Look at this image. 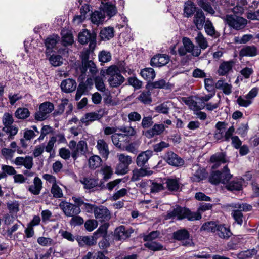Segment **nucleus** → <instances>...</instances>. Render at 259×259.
<instances>
[{
    "mask_svg": "<svg viewBox=\"0 0 259 259\" xmlns=\"http://www.w3.org/2000/svg\"><path fill=\"white\" fill-rule=\"evenodd\" d=\"M211 208L212 204L202 203L200 205L197 211L191 212L188 209L178 206L172 211H168L167 218L177 217L179 220L186 218L189 221L199 220L201 219V212L210 210Z\"/></svg>",
    "mask_w": 259,
    "mask_h": 259,
    "instance_id": "f257e3e1",
    "label": "nucleus"
},
{
    "mask_svg": "<svg viewBox=\"0 0 259 259\" xmlns=\"http://www.w3.org/2000/svg\"><path fill=\"white\" fill-rule=\"evenodd\" d=\"M106 73L109 76L108 81L110 87L112 88H117L124 81V78L120 74L118 67L115 65H112L108 67L106 71Z\"/></svg>",
    "mask_w": 259,
    "mask_h": 259,
    "instance_id": "f03ea898",
    "label": "nucleus"
},
{
    "mask_svg": "<svg viewBox=\"0 0 259 259\" xmlns=\"http://www.w3.org/2000/svg\"><path fill=\"white\" fill-rule=\"evenodd\" d=\"M118 163L115 167V173L118 175H124L129 171V166L133 162L131 156L123 153H118Z\"/></svg>",
    "mask_w": 259,
    "mask_h": 259,
    "instance_id": "7ed1b4c3",
    "label": "nucleus"
},
{
    "mask_svg": "<svg viewBox=\"0 0 259 259\" xmlns=\"http://www.w3.org/2000/svg\"><path fill=\"white\" fill-rule=\"evenodd\" d=\"M182 43L183 45L178 49V53L180 56H185L187 53H191L194 57H198L200 55L201 49L198 47L195 46L189 38L184 37Z\"/></svg>",
    "mask_w": 259,
    "mask_h": 259,
    "instance_id": "20e7f679",
    "label": "nucleus"
},
{
    "mask_svg": "<svg viewBox=\"0 0 259 259\" xmlns=\"http://www.w3.org/2000/svg\"><path fill=\"white\" fill-rule=\"evenodd\" d=\"M68 146L71 150V156L74 159L85 154L88 150L87 143L80 141L77 144L73 140L69 142Z\"/></svg>",
    "mask_w": 259,
    "mask_h": 259,
    "instance_id": "39448f33",
    "label": "nucleus"
},
{
    "mask_svg": "<svg viewBox=\"0 0 259 259\" xmlns=\"http://www.w3.org/2000/svg\"><path fill=\"white\" fill-rule=\"evenodd\" d=\"M89 52L88 51H85L81 52V57L82 60V65L80 68L82 75L84 74L87 70L89 69L90 72L94 75L97 72V69L95 63L91 60H88Z\"/></svg>",
    "mask_w": 259,
    "mask_h": 259,
    "instance_id": "423d86ee",
    "label": "nucleus"
},
{
    "mask_svg": "<svg viewBox=\"0 0 259 259\" xmlns=\"http://www.w3.org/2000/svg\"><path fill=\"white\" fill-rule=\"evenodd\" d=\"M226 23L230 27L236 30H240L244 28L247 23V20L236 15H228L224 18Z\"/></svg>",
    "mask_w": 259,
    "mask_h": 259,
    "instance_id": "0eeeda50",
    "label": "nucleus"
},
{
    "mask_svg": "<svg viewBox=\"0 0 259 259\" xmlns=\"http://www.w3.org/2000/svg\"><path fill=\"white\" fill-rule=\"evenodd\" d=\"M54 107L50 102H45L41 104L39 107V110L34 115L35 119L41 121L47 119L49 114L53 111Z\"/></svg>",
    "mask_w": 259,
    "mask_h": 259,
    "instance_id": "6e6552de",
    "label": "nucleus"
},
{
    "mask_svg": "<svg viewBox=\"0 0 259 259\" xmlns=\"http://www.w3.org/2000/svg\"><path fill=\"white\" fill-rule=\"evenodd\" d=\"M236 209L232 210L231 215L234 219L235 222L239 225L243 223V215L242 211H247L251 209V206L246 203H237L233 206Z\"/></svg>",
    "mask_w": 259,
    "mask_h": 259,
    "instance_id": "1a4fd4ad",
    "label": "nucleus"
},
{
    "mask_svg": "<svg viewBox=\"0 0 259 259\" xmlns=\"http://www.w3.org/2000/svg\"><path fill=\"white\" fill-rule=\"evenodd\" d=\"M59 206L65 215L67 217L78 215L81 212V209L77 205L73 204L66 201H62Z\"/></svg>",
    "mask_w": 259,
    "mask_h": 259,
    "instance_id": "9d476101",
    "label": "nucleus"
},
{
    "mask_svg": "<svg viewBox=\"0 0 259 259\" xmlns=\"http://www.w3.org/2000/svg\"><path fill=\"white\" fill-rule=\"evenodd\" d=\"M78 41L84 44L90 42V47L94 48L96 44V35L94 32L91 33L85 29L78 34Z\"/></svg>",
    "mask_w": 259,
    "mask_h": 259,
    "instance_id": "9b49d317",
    "label": "nucleus"
},
{
    "mask_svg": "<svg viewBox=\"0 0 259 259\" xmlns=\"http://www.w3.org/2000/svg\"><path fill=\"white\" fill-rule=\"evenodd\" d=\"M72 199L79 208L88 213L95 212L97 206L94 204L85 202L83 199L80 197L73 196Z\"/></svg>",
    "mask_w": 259,
    "mask_h": 259,
    "instance_id": "f8f14e48",
    "label": "nucleus"
},
{
    "mask_svg": "<svg viewBox=\"0 0 259 259\" xmlns=\"http://www.w3.org/2000/svg\"><path fill=\"white\" fill-rule=\"evenodd\" d=\"M112 141L117 148L123 150L126 144L129 142V138L122 133H115L112 135Z\"/></svg>",
    "mask_w": 259,
    "mask_h": 259,
    "instance_id": "ddd939ff",
    "label": "nucleus"
},
{
    "mask_svg": "<svg viewBox=\"0 0 259 259\" xmlns=\"http://www.w3.org/2000/svg\"><path fill=\"white\" fill-rule=\"evenodd\" d=\"M174 237L177 240L182 241L183 245L191 246L193 244L192 240L189 237V234L185 229L175 232L174 233Z\"/></svg>",
    "mask_w": 259,
    "mask_h": 259,
    "instance_id": "4468645a",
    "label": "nucleus"
},
{
    "mask_svg": "<svg viewBox=\"0 0 259 259\" xmlns=\"http://www.w3.org/2000/svg\"><path fill=\"white\" fill-rule=\"evenodd\" d=\"M13 163L18 166H24L27 169H30L33 165V160L31 156L17 157Z\"/></svg>",
    "mask_w": 259,
    "mask_h": 259,
    "instance_id": "2eb2a0df",
    "label": "nucleus"
},
{
    "mask_svg": "<svg viewBox=\"0 0 259 259\" xmlns=\"http://www.w3.org/2000/svg\"><path fill=\"white\" fill-rule=\"evenodd\" d=\"M232 175L231 174H227L225 178H222V175L219 171H216L212 172L210 177V182L214 184H218L220 183L223 184H227L232 178Z\"/></svg>",
    "mask_w": 259,
    "mask_h": 259,
    "instance_id": "dca6fc26",
    "label": "nucleus"
},
{
    "mask_svg": "<svg viewBox=\"0 0 259 259\" xmlns=\"http://www.w3.org/2000/svg\"><path fill=\"white\" fill-rule=\"evenodd\" d=\"M193 171L191 180L194 182H200L206 177L205 169L201 167L199 165H194L192 166Z\"/></svg>",
    "mask_w": 259,
    "mask_h": 259,
    "instance_id": "f3484780",
    "label": "nucleus"
},
{
    "mask_svg": "<svg viewBox=\"0 0 259 259\" xmlns=\"http://www.w3.org/2000/svg\"><path fill=\"white\" fill-rule=\"evenodd\" d=\"M210 161L213 164L212 168L217 169L221 164L226 163L228 160L225 153L218 152L211 156Z\"/></svg>",
    "mask_w": 259,
    "mask_h": 259,
    "instance_id": "a211bd4d",
    "label": "nucleus"
},
{
    "mask_svg": "<svg viewBox=\"0 0 259 259\" xmlns=\"http://www.w3.org/2000/svg\"><path fill=\"white\" fill-rule=\"evenodd\" d=\"M169 61V58L166 54H158L151 59L150 64L153 67H161L166 65Z\"/></svg>",
    "mask_w": 259,
    "mask_h": 259,
    "instance_id": "6ab92c4d",
    "label": "nucleus"
},
{
    "mask_svg": "<svg viewBox=\"0 0 259 259\" xmlns=\"http://www.w3.org/2000/svg\"><path fill=\"white\" fill-rule=\"evenodd\" d=\"M165 158L169 164L174 166H181L184 164V161L172 151L168 152L166 153Z\"/></svg>",
    "mask_w": 259,
    "mask_h": 259,
    "instance_id": "aec40b11",
    "label": "nucleus"
},
{
    "mask_svg": "<svg viewBox=\"0 0 259 259\" xmlns=\"http://www.w3.org/2000/svg\"><path fill=\"white\" fill-rule=\"evenodd\" d=\"M95 217L100 222L108 221L110 218L108 209L104 206L97 207L94 212Z\"/></svg>",
    "mask_w": 259,
    "mask_h": 259,
    "instance_id": "412c9836",
    "label": "nucleus"
},
{
    "mask_svg": "<svg viewBox=\"0 0 259 259\" xmlns=\"http://www.w3.org/2000/svg\"><path fill=\"white\" fill-rule=\"evenodd\" d=\"M235 64V61L234 60L223 61L219 65L217 71L218 74L221 76L227 75L232 70Z\"/></svg>",
    "mask_w": 259,
    "mask_h": 259,
    "instance_id": "4be33fe9",
    "label": "nucleus"
},
{
    "mask_svg": "<svg viewBox=\"0 0 259 259\" xmlns=\"http://www.w3.org/2000/svg\"><path fill=\"white\" fill-rule=\"evenodd\" d=\"M165 128V126L162 124H155L152 128L146 131L144 135L147 138L150 139L155 136L161 135Z\"/></svg>",
    "mask_w": 259,
    "mask_h": 259,
    "instance_id": "5701e85b",
    "label": "nucleus"
},
{
    "mask_svg": "<svg viewBox=\"0 0 259 259\" xmlns=\"http://www.w3.org/2000/svg\"><path fill=\"white\" fill-rule=\"evenodd\" d=\"M221 239H228L232 235L229 227L225 224H219L215 233Z\"/></svg>",
    "mask_w": 259,
    "mask_h": 259,
    "instance_id": "b1692460",
    "label": "nucleus"
},
{
    "mask_svg": "<svg viewBox=\"0 0 259 259\" xmlns=\"http://www.w3.org/2000/svg\"><path fill=\"white\" fill-rule=\"evenodd\" d=\"M132 174L133 175L131 178V180L132 181H137L141 177L151 175L153 174V171L150 170V169L148 168H141L133 170Z\"/></svg>",
    "mask_w": 259,
    "mask_h": 259,
    "instance_id": "393cba45",
    "label": "nucleus"
},
{
    "mask_svg": "<svg viewBox=\"0 0 259 259\" xmlns=\"http://www.w3.org/2000/svg\"><path fill=\"white\" fill-rule=\"evenodd\" d=\"M101 5L100 8L102 9L106 14L111 17L115 15L117 13V10L115 6L108 3V0H101Z\"/></svg>",
    "mask_w": 259,
    "mask_h": 259,
    "instance_id": "a878e982",
    "label": "nucleus"
},
{
    "mask_svg": "<svg viewBox=\"0 0 259 259\" xmlns=\"http://www.w3.org/2000/svg\"><path fill=\"white\" fill-rule=\"evenodd\" d=\"M96 148L99 153L103 158L107 159L110 154L108 144L103 139H99L97 142Z\"/></svg>",
    "mask_w": 259,
    "mask_h": 259,
    "instance_id": "bb28decb",
    "label": "nucleus"
},
{
    "mask_svg": "<svg viewBox=\"0 0 259 259\" xmlns=\"http://www.w3.org/2000/svg\"><path fill=\"white\" fill-rule=\"evenodd\" d=\"M42 188V182L41 180L38 177L34 178L33 184L28 187V191L34 195H38L40 194Z\"/></svg>",
    "mask_w": 259,
    "mask_h": 259,
    "instance_id": "cd10ccee",
    "label": "nucleus"
},
{
    "mask_svg": "<svg viewBox=\"0 0 259 259\" xmlns=\"http://www.w3.org/2000/svg\"><path fill=\"white\" fill-rule=\"evenodd\" d=\"M132 232L129 229H126L123 226L117 227L114 232V235L118 240H125L128 238Z\"/></svg>",
    "mask_w": 259,
    "mask_h": 259,
    "instance_id": "c85d7f7f",
    "label": "nucleus"
},
{
    "mask_svg": "<svg viewBox=\"0 0 259 259\" xmlns=\"http://www.w3.org/2000/svg\"><path fill=\"white\" fill-rule=\"evenodd\" d=\"M153 152L151 150H146L141 152L137 157L136 163L139 167H143L148 162L152 156Z\"/></svg>",
    "mask_w": 259,
    "mask_h": 259,
    "instance_id": "c756f323",
    "label": "nucleus"
},
{
    "mask_svg": "<svg viewBox=\"0 0 259 259\" xmlns=\"http://www.w3.org/2000/svg\"><path fill=\"white\" fill-rule=\"evenodd\" d=\"M257 54V50L254 46H245L239 51V57H254Z\"/></svg>",
    "mask_w": 259,
    "mask_h": 259,
    "instance_id": "7c9ffc66",
    "label": "nucleus"
},
{
    "mask_svg": "<svg viewBox=\"0 0 259 259\" xmlns=\"http://www.w3.org/2000/svg\"><path fill=\"white\" fill-rule=\"evenodd\" d=\"M61 88L65 93L72 92L76 88V82L72 79H65L61 83Z\"/></svg>",
    "mask_w": 259,
    "mask_h": 259,
    "instance_id": "2f4dec72",
    "label": "nucleus"
},
{
    "mask_svg": "<svg viewBox=\"0 0 259 259\" xmlns=\"http://www.w3.org/2000/svg\"><path fill=\"white\" fill-rule=\"evenodd\" d=\"M205 22V17L201 10H198L194 16V23L199 30L202 29Z\"/></svg>",
    "mask_w": 259,
    "mask_h": 259,
    "instance_id": "473e14b6",
    "label": "nucleus"
},
{
    "mask_svg": "<svg viewBox=\"0 0 259 259\" xmlns=\"http://www.w3.org/2000/svg\"><path fill=\"white\" fill-rule=\"evenodd\" d=\"M102 117V115L97 112H90L85 114L81 119V121L88 124L90 122L98 120Z\"/></svg>",
    "mask_w": 259,
    "mask_h": 259,
    "instance_id": "72a5a7b5",
    "label": "nucleus"
},
{
    "mask_svg": "<svg viewBox=\"0 0 259 259\" xmlns=\"http://www.w3.org/2000/svg\"><path fill=\"white\" fill-rule=\"evenodd\" d=\"M215 87L217 89L222 90L226 95H230L232 91V85L223 79L218 80L216 82Z\"/></svg>",
    "mask_w": 259,
    "mask_h": 259,
    "instance_id": "f704fd0d",
    "label": "nucleus"
},
{
    "mask_svg": "<svg viewBox=\"0 0 259 259\" xmlns=\"http://www.w3.org/2000/svg\"><path fill=\"white\" fill-rule=\"evenodd\" d=\"M105 13L104 11L102 12V11H95L93 13H92L91 16V22L96 25H99L102 23L105 19Z\"/></svg>",
    "mask_w": 259,
    "mask_h": 259,
    "instance_id": "c9c22d12",
    "label": "nucleus"
},
{
    "mask_svg": "<svg viewBox=\"0 0 259 259\" xmlns=\"http://www.w3.org/2000/svg\"><path fill=\"white\" fill-rule=\"evenodd\" d=\"M59 41V37L57 35H53L47 38L45 41V45L47 48V53L51 51L57 43Z\"/></svg>",
    "mask_w": 259,
    "mask_h": 259,
    "instance_id": "e433bc0d",
    "label": "nucleus"
},
{
    "mask_svg": "<svg viewBox=\"0 0 259 259\" xmlns=\"http://www.w3.org/2000/svg\"><path fill=\"white\" fill-rule=\"evenodd\" d=\"M114 35V31L113 27H107L102 29L100 33L101 38L103 40H108L112 38Z\"/></svg>",
    "mask_w": 259,
    "mask_h": 259,
    "instance_id": "4c0bfd02",
    "label": "nucleus"
},
{
    "mask_svg": "<svg viewBox=\"0 0 259 259\" xmlns=\"http://www.w3.org/2000/svg\"><path fill=\"white\" fill-rule=\"evenodd\" d=\"M142 77L148 81H150L155 77V72L152 68H146L141 70L140 72Z\"/></svg>",
    "mask_w": 259,
    "mask_h": 259,
    "instance_id": "58836bf2",
    "label": "nucleus"
},
{
    "mask_svg": "<svg viewBox=\"0 0 259 259\" xmlns=\"http://www.w3.org/2000/svg\"><path fill=\"white\" fill-rule=\"evenodd\" d=\"M149 182L150 192L152 193H158L164 189L163 183L158 180H148Z\"/></svg>",
    "mask_w": 259,
    "mask_h": 259,
    "instance_id": "ea45409f",
    "label": "nucleus"
},
{
    "mask_svg": "<svg viewBox=\"0 0 259 259\" xmlns=\"http://www.w3.org/2000/svg\"><path fill=\"white\" fill-rule=\"evenodd\" d=\"M102 159L98 155H93L89 158L88 160L89 167L91 169H95L99 167L102 163Z\"/></svg>",
    "mask_w": 259,
    "mask_h": 259,
    "instance_id": "a19ab883",
    "label": "nucleus"
},
{
    "mask_svg": "<svg viewBox=\"0 0 259 259\" xmlns=\"http://www.w3.org/2000/svg\"><path fill=\"white\" fill-rule=\"evenodd\" d=\"M80 182L83 185L84 188L86 189L94 188L98 184L97 180L89 178H83L80 180Z\"/></svg>",
    "mask_w": 259,
    "mask_h": 259,
    "instance_id": "79ce46f5",
    "label": "nucleus"
},
{
    "mask_svg": "<svg viewBox=\"0 0 259 259\" xmlns=\"http://www.w3.org/2000/svg\"><path fill=\"white\" fill-rule=\"evenodd\" d=\"M218 225L219 224H217L215 222H207L203 224L200 229L201 231L216 233Z\"/></svg>",
    "mask_w": 259,
    "mask_h": 259,
    "instance_id": "37998d69",
    "label": "nucleus"
},
{
    "mask_svg": "<svg viewBox=\"0 0 259 259\" xmlns=\"http://www.w3.org/2000/svg\"><path fill=\"white\" fill-rule=\"evenodd\" d=\"M166 187L170 191H177L180 188V182L177 179H168L166 181Z\"/></svg>",
    "mask_w": 259,
    "mask_h": 259,
    "instance_id": "c03bdc74",
    "label": "nucleus"
},
{
    "mask_svg": "<svg viewBox=\"0 0 259 259\" xmlns=\"http://www.w3.org/2000/svg\"><path fill=\"white\" fill-rule=\"evenodd\" d=\"M61 33L62 35V44L63 46L70 45L73 43V36L70 32L67 30H63Z\"/></svg>",
    "mask_w": 259,
    "mask_h": 259,
    "instance_id": "a18cd8bd",
    "label": "nucleus"
},
{
    "mask_svg": "<svg viewBox=\"0 0 259 259\" xmlns=\"http://www.w3.org/2000/svg\"><path fill=\"white\" fill-rule=\"evenodd\" d=\"M196 11V7L194 4L190 1H188L185 4L184 15L189 17Z\"/></svg>",
    "mask_w": 259,
    "mask_h": 259,
    "instance_id": "49530a36",
    "label": "nucleus"
},
{
    "mask_svg": "<svg viewBox=\"0 0 259 259\" xmlns=\"http://www.w3.org/2000/svg\"><path fill=\"white\" fill-rule=\"evenodd\" d=\"M196 43L198 44L199 49L205 50L208 47V42L205 37L200 32L198 33L195 37Z\"/></svg>",
    "mask_w": 259,
    "mask_h": 259,
    "instance_id": "de8ad7c7",
    "label": "nucleus"
},
{
    "mask_svg": "<svg viewBox=\"0 0 259 259\" xmlns=\"http://www.w3.org/2000/svg\"><path fill=\"white\" fill-rule=\"evenodd\" d=\"M15 116L20 119H24L30 115V112L26 108H19L15 113Z\"/></svg>",
    "mask_w": 259,
    "mask_h": 259,
    "instance_id": "09e8293b",
    "label": "nucleus"
},
{
    "mask_svg": "<svg viewBox=\"0 0 259 259\" xmlns=\"http://www.w3.org/2000/svg\"><path fill=\"white\" fill-rule=\"evenodd\" d=\"M242 181L241 180H235L231 181L227 186V189L233 190H240L242 188Z\"/></svg>",
    "mask_w": 259,
    "mask_h": 259,
    "instance_id": "8fccbe9b",
    "label": "nucleus"
},
{
    "mask_svg": "<svg viewBox=\"0 0 259 259\" xmlns=\"http://www.w3.org/2000/svg\"><path fill=\"white\" fill-rule=\"evenodd\" d=\"M100 172L103 176V178L105 180H108L111 178L113 174L112 167L108 165L102 166L101 168Z\"/></svg>",
    "mask_w": 259,
    "mask_h": 259,
    "instance_id": "3c124183",
    "label": "nucleus"
},
{
    "mask_svg": "<svg viewBox=\"0 0 259 259\" xmlns=\"http://www.w3.org/2000/svg\"><path fill=\"white\" fill-rule=\"evenodd\" d=\"M97 239V237L93 234L92 236L82 237L81 241L85 245L92 246L96 244Z\"/></svg>",
    "mask_w": 259,
    "mask_h": 259,
    "instance_id": "603ef678",
    "label": "nucleus"
},
{
    "mask_svg": "<svg viewBox=\"0 0 259 259\" xmlns=\"http://www.w3.org/2000/svg\"><path fill=\"white\" fill-rule=\"evenodd\" d=\"M144 245L146 247L154 251L161 250L163 248L161 244L156 242L148 241Z\"/></svg>",
    "mask_w": 259,
    "mask_h": 259,
    "instance_id": "864d4df0",
    "label": "nucleus"
},
{
    "mask_svg": "<svg viewBox=\"0 0 259 259\" xmlns=\"http://www.w3.org/2000/svg\"><path fill=\"white\" fill-rule=\"evenodd\" d=\"M138 99L144 104H149L152 100L149 91L143 92L138 96Z\"/></svg>",
    "mask_w": 259,
    "mask_h": 259,
    "instance_id": "5fc2aeb1",
    "label": "nucleus"
},
{
    "mask_svg": "<svg viewBox=\"0 0 259 259\" xmlns=\"http://www.w3.org/2000/svg\"><path fill=\"white\" fill-rule=\"evenodd\" d=\"M63 60V58L60 55H52L49 58L50 63L55 67L62 65Z\"/></svg>",
    "mask_w": 259,
    "mask_h": 259,
    "instance_id": "6e6d98bb",
    "label": "nucleus"
},
{
    "mask_svg": "<svg viewBox=\"0 0 259 259\" xmlns=\"http://www.w3.org/2000/svg\"><path fill=\"white\" fill-rule=\"evenodd\" d=\"M111 59V55L109 52L102 51L99 54V60L102 63H106L110 61Z\"/></svg>",
    "mask_w": 259,
    "mask_h": 259,
    "instance_id": "4d7b16f0",
    "label": "nucleus"
},
{
    "mask_svg": "<svg viewBox=\"0 0 259 259\" xmlns=\"http://www.w3.org/2000/svg\"><path fill=\"white\" fill-rule=\"evenodd\" d=\"M51 192L55 198H59L63 197L62 190L57 184L52 186Z\"/></svg>",
    "mask_w": 259,
    "mask_h": 259,
    "instance_id": "13d9d810",
    "label": "nucleus"
},
{
    "mask_svg": "<svg viewBox=\"0 0 259 259\" xmlns=\"http://www.w3.org/2000/svg\"><path fill=\"white\" fill-rule=\"evenodd\" d=\"M52 132V127L49 125H44L40 131V135L35 142L37 141L40 142L44 139L45 137Z\"/></svg>",
    "mask_w": 259,
    "mask_h": 259,
    "instance_id": "bf43d9fd",
    "label": "nucleus"
},
{
    "mask_svg": "<svg viewBox=\"0 0 259 259\" xmlns=\"http://www.w3.org/2000/svg\"><path fill=\"white\" fill-rule=\"evenodd\" d=\"M98 222L94 219L87 220L84 223V227L88 231H92L97 227Z\"/></svg>",
    "mask_w": 259,
    "mask_h": 259,
    "instance_id": "052dcab7",
    "label": "nucleus"
},
{
    "mask_svg": "<svg viewBox=\"0 0 259 259\" xmlns=\"http://www.w3.org/2000/svg\"><path fill=\"white\" fill-rule=\"evenodd\" d=\"M237 103L240 106L247 107L252 103V101L247 98L245 95L244 96H239L237 100Z\"/></svg>",
    "mask_w": 259,
    "mask_h": 259,
    "instance_id": "680f3d73",
    "label": "nucleus"
},
{
    "mask_svg": "<svg viewBox=\"0 0 259 259\" xmlns=\"http://www.w3.org/2000/svg\"><path fill=\"white\" fill-rule=\"evenodd\" d=\"M95 84L98 90L101 92L105 91V85L103 78L101 76H97L95 78Z\"/></svg>",
    "mask_w": 259,
    "mask_h": 259,
    "instance_id": "e2e57ef3",
    "label": "nucleus"
},
{
    "mask_svg": "<svg viewBox=\"0 0 259 259\" xmlns=\"http://www.w3.org/2000/svg\"><path fill=\"white\" fill-rule=\"evenodd\" d=\"M108 227V224L107 223H105L102 226H101L96 231H95L94 234L95 236L99 237L104 236L106 235L107 233V230Z\"/></svg>",
    "mask_w": 259,
    "mask_h": 259,
    "instance_id": "0e129e2a",
    "label": "nucleus"
},
{
    "mask_svg": "<svg viewBox=\"0 0 259 259\" xmlns=\"http://www.w3.org/2000/svg\"><path fill=\"white\" fill-rule=\"evenodd\" d=\"M37 242L42 246H48L53 244V240L50 238L40 237L37 239Z\"/></svg>",
    "mask_w": 259,
    "mask_h": 259,
    "instance_id": "69168bd1",
    "label": "nucleus"
},
{
    "mask_svg": "<svg viewBox=\"0 0 259 259\" xmlns=\"http://www.w3.org/2000/svg\"><path fill=\"white\" fill-rule=\"evenodd\" d=\"M69 223L71 226H76L82 225L83 223L84 220L83 218L78 215L71 216Z\"/></svg>",
    "mask_w": 259,
    "mask_h": 259,
    "instance_id": "338daca9",
    "label": "nucleus"
},
{
    "mask_svg": "<svg viewBox=\"0 0 259 259\" xmlns=\"http://www.w3.org/2000/svg\"><path fill=\"white\" fill-rule=\"evenodd\" d=\"M56 141L57 140L55 137H52L50 138L47 145L45 146V150L47 152L50 153V154L51 153L53 150V148Z\"/></svg>",
    "mask_w": 259,
    "mask_h": 259,
    "instance_id": "774afa93",
    "label": "nucleus"
}]
</instances>
